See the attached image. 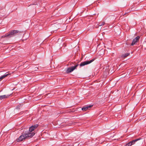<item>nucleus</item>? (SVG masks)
<instances>
[{
	"instance_id": "obj_1",
	"label": "nucleus",
	"mask_w": 146,
	"mask_h": 146,
	"mask_svg": "<svg viewBox=\"0 0 146 146\" xmlns=\"http://www.w3.org/2000/svg\"><path fill=\"white\" fill-rule=\"evenodd\" d=\"M21 31L17 30H12L10 31L7 33L5 34V35H3L1 36V38L5 37H13L17 35V33H20Z\"/></svg>"
},
{
	"instance_id": "obj_2",
	"label": "nucleus",
	"mask_w": 146,
	"mask_h": 146,
	"mask_svg": "<svg viewBox=\"0 0 146 146\" xmlns=\"http://www.w3.org/2000/svg\"><path fill=\"white\" fill-rule=\"evenodd\" d=\"M95 59V58H94L89 61H85L82 62L80 64V66H85V65L89 64L94 61Z\"/></svg>"
},
{
	"instance_id": "obj_3",
	"label": "nucleus",
	"mask_w": 146,
	"mask_h": 146,
	"mask_svg": "<svg viewBox=\"0 0 146 146\" xmlns=\"http://www.w3.org/2000/svg\"><path fill=\"white\" fill-rule=\"evenodd\" d=\"M141 138H139L133 140L126 143L125 146H131L132 145L134 144L137 141L141 140Z\"/></svg>"
},
{
	"instance_id": "obj_4",
	"label": "nucleus",
	"mask_w": 146,
	"mask_h": 146,
	"mask_svg": "<svg viewBox=\"0 0 146 146\" xmlns=\"http://www.w3.org/2000/svg\"><path fill=\"white\" fill-rule=\"evenodd\" d=\"M78 64H77L74 66H72L68 68H67L66 72L67 73H69L74 70L75 69H76L77 67L78 66Z\"/></svg>"
},
{
	"instance_id": "obj_5",
	"label": "nucleus",
	"mask_w": 146,
	"mask_h": 146,
	"mask_svg": "<svg viewBox=\"0 0 146 146\" xmlns=\"http://www.w3.org/2000/svg\"><path fill=\"white\" fill-rule=\"evenodd\" d=\"M26 139L25 133H23L22 135L20 136L17 139L16 141L17 142H19L23 141V140Z\"/></svg>"
},
{
	"instance_id": "obj_6",
	"label": "nucleus",
	"mask_w": 146,
	"mask_h": 146,
	"mask_svg": "<svg viewBox=\"0 0 146 146\" xmlns=\"http://www.w3.org/2000/svg\"><path fill=\"white\" fill-rule=\"evenodd\" d=\"M35 133L33 132H28L25 133V137L26 138L29 139L32 137L34 135Z\"/></svg>"
},
{
	"instance_id": "obj_7",
	"label": "nucleus",
	"mask_w": 146,
	"mask_h": 146,
	"mask_svg": "<svg viewBox=\"0 0 146 146\" xmlns=\"http://www.w3.org/2000/svg\"><path fill=\"white\" fill-rule=\"evenodd\" d=\"M140 37L139 36H137L135 38H134L132 41V42L131 44V46H133L139 40Z\"/></svg>"
},
{
	"instance_id": "obj_8",
	"label": "nucleus",
	"mask_w": 146,
	"mask_h": 146,
	"mask_svg": "<svg viewBox=\"0 0 146 146\" xmlns=\"http://www.w3.org/2000/svg\"><path fill=\"white\" fill-rule=\"evenodd\" d=\"M38 126V125L37 124L31 126L29 128V131L31 132H32L36 128H37Z\"/></svg>"
},
{
	"instance_id": "obj_9",
	"label": "nucleus",
	"mask_w": 146,
	"mask_h": 146,
	"mask_svg": "<svg viewBox=\"0 0 146 146\" xmlns=\"http://www.w3.org/2000/svg\"><path fill=\"white\" fill-rule=\"evenodd\" d=\"M92 106V105L85 106L82 108V110L84 111H85L88 110L89 108H90Z\"/></svg>"
},
{
	"instance_id": "obj_10",
	"label": "nucleus",
	"mask_w": 146,
	"mask_h": 146,
	"mask_svg": "<svg viewBox=\"0 0 146 146\" xmlns=\"http://www.w3.org/2000/svg\"><path fill=\"white\" fill-rule=\"evenodd\" d=\"M9 73H7L5 74L3 76H2L1 77H0V81L2 80V79L4 78L5 77L7 76L8 75H9Z\"/></svg>"
},
{
	"instance_id": "obj_11",
	"label": "nucleus",
	"mask_w": 146,
	"mask_h": 146,
	"mask_svg": "<svg viewBox=\"0 0 146 146\" xmlns=\"http://www.w3.org/2000/svg\"><path fill=\"white\" fill-rule=\"evenodd\" d=\"M130 54L129 53H126L124 54H123L122 55V57H123L124 58H125L128 56V55H129Z\"/></svg>"
},
{
	"instance_id": "obj_12",
	"label": "nucleus",
	"mask_w": 146,
	"mask_h": 146,
	"mask_svg": "<svg viewBox=\"0 0 146 146\" xmlns=\"http://www.w3.org/2000/svg\"><path fill=\"white\" fill-rule=\"evenodd\" d=\"M1 96V97L2 99H4V98H7L10 96V95H2V96Z\"/></svg>"
},
{
	"instance_id": "obj_13",
	"label": "nucleus",
	"mask_w": 146,
	"mask_h": 146,
	"mask_svg": "<svg viewBox=\"0 0 146 146\" xmlns=\"http://www.w3.org/2000/svg\"><path fill=\"white\" fill-rule=\"evenodd\" d=\"M105 23L104 22H103L101 23H100L99 24V26H102V25H104Z\"/></svg>"
},
{
	"instance_id": "obj_14",
	"label": "nucleus",
	"mask_w": 146,
	"mask_h": 146,
	"mask_svg": "<svg viewBox=\"0 0 146 146\" xmlns=\"http://www.w3.org/2000/svg\"><path fill=\"white\" fill-rule=\"evenodd\" d=\"M143 142V141H140L139 142L137 143H141Z\"/></svg>"
},
{
	"instance_id": "obj_15",
	"label": "nucleus",
	"mask_w": 146,
	"mask_h": 146,
	"mask_svg": "<svg viewBox=\"0 0 146 146\" xmlns=\"http://www.w3.org/2000/svg\"><path fill=\"white\" fill-rule=\"evenodd\" d=\"M2 100V98L1 96H0V100Z\"/></svg>"
},
{
	"instance_id": "obj_16",
	"label": "nucleus",
	"mask_w": 146,
	"mask_h": 146,
	"mask_svg": "<svg viewBox=\"0 0 146 146\" xmlns=\"http://www.w3.org/2000/svg\"><path fill=\"white\" fill-rule=\"evenodd\" d=\"M19 106H18L17 107V108H19Z\"/></svg>"
},
{
	"instance_id": "obj_17",
	"label": "nucleus",
	"mask_w": 146,
	"mask_h": 146,
	"mask_svg": "<svg viewBox=\"0 0 146 146\" xmlns=\"http://www.w3.org/2000/svg\"><path fill=\"white\" fill-rule=\"evenodd\" d=\"M19 106H18L17 107V108H19Z\"/></svg>"
}]
</instances>
